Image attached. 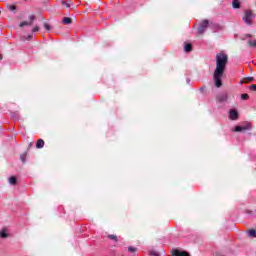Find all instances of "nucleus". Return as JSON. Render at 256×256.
I'll use <instances>...</instances> for the list:
<instances>
[{
  "label": "nucleus",
  "instance_id": "7ed1b4c3",
  "mask_svg": "<svg viewBox=\"0 0 256 256\" xmlns=\"http://www.w3.org/2000/svg\"><path fill=\"white\" fill-rule=\"evenodd\" d=\"M208 27H209V20H203L198 27L199 35H203V33L207 31Z\"/></svg>",
  "mask_w": 256,
  "mask_h": 256
},
{
  "label": "nucleus",
  "instance_id": "2eb2a0df",
  "mask_svg": "<svg viewBox=\"0 0 256 256\" xmlns=\"http://www.w3.org/2000/svg\"><path fill=\"white\" fill-rule=\"evenodd\" d=\"M20 160L22 161V163H25V161L27 160V153L20 155Z\"/></svg>",
  "mask_w": 256,
  "mask_h": 256
},
{
  "label": "nucleus",
  "instance_id": "423d86ee",
  "mask_svg": "<svg viewBox=\"0 0 256 256\" xmlns=\"http://www.w3.org/2000/svg\"><path fill=\"white\" fill-rule=\"evenodd\" d=\"M247 129H251V124H246V125H243V126H236L234 131L239 133L241 131H247Z\"/></svg>",
  "mask_w": 256,
  "mask_h": 256
},
{
  "label": "nucleus",
  "instance_id": "9b49d317",
  "mask_svg": "<svg viewBox=\"0 0 256 256\" xmlns=\"http://www.w3.org/2000/svg\"><path fill=\"white\" fill-rule=\"evenodd\" d=\"M0 237L2 239H7L9 237V234H7V229H2L1 232H0Z\"/></svg>",
  "mask_w": 256,
  "mask_h": 256
},
{
  "label": "nucleus",
  "instance_id": "412c9836",
  "mask_svg": "<svg viewBox=\"0 0 256 256\" xmlns=\"http://www.w3.org/2000/svg\"><path fill=\"white\" fill-rule=\"evenodd\" d=\"M62 4H64L67 7V9L71 8V4H69V2L67 1H63Z\"/></svg>",
  "mask_w": 256,
  "mask_h": 256
},
{
  "label": "nucleus",
  "instance_id": "0eeeda50",
  "mask_svg": "<svg viewBox=\"0 0 256 256\" xmlns=\"http://www.w3.org/2000/svg\"><path fill=\"white\" fill-rule=\"evenodd\" d=\"M172 256H189V253H187L185 251H181L179 249H174L172 251Z\"/></svg>",
  "mask_w": 256,
  "mask_h": 256
},
{
  "label": "nucleus",
  "instance_id": "c85d7f7f",
  "mask_svg": "<svg viewBox=\"0 0 256 256\" xmlns=\"http://www.w3.org/2000/svg\"><path fill=\"white\" fill-rule=\"evenodd\" d=\"M247 37H251V34H248Z\"/></svg>",
  "mask_w": 256,
  "mask_h": 256
},
{
  "label": "nucleus",
  "instance_id": "6ab92c4d",
  "mask_svg": "<svg viewBox=\"0 0 256 256\" xmlns=\"http://www.w3.org/2000/svg\"><path fill=\"white\" fill-rule=\"evenodd\" d=\"M241 99H243L244 101H247V99H249V94H242Z\"/></svg>",
  "mask_w": 256,
  "mask_h": 256
},
{
  "label": "nucleus",
  "instance_id": "393cba45",
  "mask_svg": "<svg viewBox=\"0 0 256 256\" xmlns=\"http://www.w3.org/2000/svg\"><path fill=\"white\" fill-rule=\"evenodd\" d=\"M11 11H15L16 7L14 5L10 6Z\"/></svg>",
  "mask_w": 256,
  "mask_h": 256
},
{
  "label": "nucleus",
  "instance_id": "bb28decb",
  "mask_svg": "<svg viewBox=\"0 0 256 256\" xmlns=\"http://www.w3.org/2000/svg\"><path fill=\"white\" fill-rule=\"evenodd\" d=\"M187 83H191V80H190V79H187Z\"/></svg>",
  "mask_w": 256,
  "mask_h": 256
},
{
  "label": "nucleus",
  "instance_id": "1a4fd4ad",
  "mask_svg": "<svg viewBox=\"0 0 256 256\" xmlns=\"http://www.w3.org/2000/svg\"><path fill=\"white\" fill-rule=\"evenodd\" d=\"M184 51L185 53H191V51H193V45H191V43H185Z\"/></svg>",
  "mask_w": 256,
  "mask_h": 256
},
{
  "label": "nucleus",
  "instance_id": "39448f33",
  "mask_svg": "<svg viewBox=\"0 0 256 256\" xmlns=\"http://www.w3.org/2000/svg\"><path fill=\"white\" fill-rule=\"evenodd\" d=\"M229 119H231V121H237V119H239V112L235 109H231L229 111Z\"/></svg>",
  "mask_w": 256,
  "mask_h": 256
},
{
  "label": "nucleus",
  "instance_id": "7c9ffc66",
  "mask_svg": "<svg viewBox=\"0 0 256 256\" xmlns=\"http://www.w3.org/2000/svg\"><path fill=\"white\" fill-rule=\"evenodd\" d=\"M33 144L32 143H30V145H29V147H31Z\"/></svg>",
  "mask_w": 256,
  "mask_h": 256
},
{
  "label": "nucleus",
  "instance_id": "4468645a",
  "mask_svg": "<svg viewBox=\"0 0 256 256\" xmlns=\"http://www.w3.org/2000/svg\"><path fill=\"white\" fill-rule=\"evenodd\" d=\"M9 184L10 185H17V178L15 176H11L9 178Z\"/></svg>",
  "mask_w": 256,
  "mask_h": 256
},
{
  "label": "nucleus",
  "instance_id": "dca6fc26",
  "mask_svg": "<svg viewBox=\"0 0 256 256\" xmlns=\"http://www.w3.org/2000/svg\"><path fill=\"white\" fill-rule=\"evenodd\" d=\"M248 45H250V47H256V40H249Z\"/></svg>",
  "mask_w": 256,
  "mask_h": 256
},
{
  "label": "nucleus",
  "instance_id": "b1692460",
  "mask_svg": "<svg viewBox=\"0 0 256 256\" xmlns=\"http://www.w3.org/2000/svg\"><path fill=\"white\" fill-rule=\"evenodd\" d=\"M250 91H256V85L255 84L250 86Z\"/></svg>",
  "mask_w": 256,
  "mask_h": 256
},
{
  "label": "nucleus",
  "instance_id": "cd10ccee",
  "mask_svg": "<svg viewBox=\"0 0 256 256\" xmlns=\"http://www.w3.org/2000/svg\"><path fill=\"white\" fill-rule=\"evenodd\" d=\"M249 79V81H253V78H248Z\"/></svg>",
  "mask_w": 256,
  "mask_h": 256
},
{
  "label": "nucleus",
  "instance_id": "20e7f679",
  "mask_svg": "<svg viewBox=\"0 0 256 256\" xmlns=\"http://www.w3.org/2000/svg\"><path fill=\"white\" fill-rule=\"evenodd\" d=\"M228 99H229V94H227V92H222L216 96V101L218 103H225L228 101Z\"/></svg>",
  "mask_w": 256,
  "mask_h": 256
},
{
  "label": "nucleus",
  "instance_id": "aec40b11",
  "mask_svg": "<svg viewBox=\"0 0 256 256\" xmlns=\"http://www.w3.org/2000/svg\"><path fill=\"white\" fill-rule=\"evenodd\" d=\"M128 251H130V253H135V251H137V248L133 247V246H130L128 248Z\"/></svg>",
  "mask_w": 256,
  "mask_h": 256
},
{
  "label": "nucleus",
  "instance_id": "a878e982",
  "mask_svg": "<svg viewBox=\"0 0 256 256\" xmlns=\"http://www.w3.org/2000/svg\"><path fill=\"white\" fill-rule=\"evenodd\" d=\"M27 39H28V41H29L30 39H33V35H28V36H27Z\"/></svg>",
  "mask_w": 256,
  "mask_h": 256
},
{
  "label": "nucleus",
  "instance_id": "f03ea898",
  "mask_svg": "<svg viewBox=\"0 0 256 256\" xmlns=\"http://www.w3.org/2000/svg\"><path fill=\"white\" fill-rule=\"evenodd\" d=\"M254 17L255 16L253 15V12L251 10H246L243 21L246 23V25H252L251 21H253Z\"/></svg>",
  "mask_w": 256,
  "mask_h": 256
},
{
  "label": "nucleus",
  "instance_id": "f8f14e48",
  "mask_svg": "<svg viewBox=\"0 0 256 256\" xmlns=\"http://www.w3.org/2000/svg\"><path fill=\"white\" fill-rule=\"evenodd\" d=\"M232 7L234 9H239L241 7V2H239V0H233L232 1Z\"/></svg>",
  "mask_w": 256,
  "mask_h": 256
},
{
  "label": "nucleus",
  "instance_id": "5701e85b",
  "mask_svg": "<svg viewBox=\"0 0 256 256\" xmlns=\"http://www.w3.org/2000/svg\"><path fill=\"white\" fill-rule=\"evenodd\" d=\"M37 31H39V27H38V26H36V27H34V28L32 29V33H37Z\"/></svg>",
  "mask_w": 256,
  "mask_h": 256
},
{
  "label": "nucleus",
  "instance_id": "c756f323",
  "mask_svg": "<svg viewBox=\"0 0 256 256\" xmlns=\"http://www.w3.org/2000/svg\"><path fill=\"white\" fill-rule=\"evenodd\" d=\"M0 59H3V56H2V55H0Z\"/></svg>",
  "mask_w": 256,
  "mask_h": 256
},
{
  "label": "nucleus",
  "instance_id": "a211bd4d",
  "mask_svg": "<svg viewBox=\"0 0 256 256\" xmlns=\"http://www.w3.org/2000/svg\"><path fill=\"white\" fill-rule=\"evenodd\" d=\"M44 28L46 29V31H51V25H49L48 23H44Z\"/></svg>",
  "mask_w": 256,
  "mask_h": 256
},
{
  "label": "nucleus",
  "instance_id": "4be33fe9",
  "mask_svg": "<svg viewBox=\"0 0 256 256\" xmlns=\"http://www.w3.org/2000/svg\"><path fill=\"white\" fill-rule=\"evenodd\" d=\"M108 238L112 239L113 241H117V236L115 235H109Z\"/></svg>",
  "mask_w": 256,
  "mask_h": 256
},
{
  "label": "nucleus",
  "instance_id": "f3484780",
  "mask_svg": "<svg viewBox=\"0 0 256 256\" xmlns=\"http://www.w3.org/2000/svg\"><path fill=\"white\" fill-rule=\"evenodd\" d=\"M248 235H249V237H255L256 236V231L255 230H250L248 232Z\"/></svg>",
  "mask_w": 256,
  "mask_h": 256
},
{
  "label": "nucleus",
  "instance_id": "9d476101",
  "mask_svg": "<svg viewBox=\"0 0 256 256\" xmlns=\"http://www.w3.org/2000/svg\"><path fill=\"white\" fill-rule=\"evenodd\" d=\"M36 147L37 149H43V147H45V141H43V139H39L36 143Z\"/></svg>",
  "mask_w": 256,
  "mask_h": 256
},
{
  "label": "nucleus",
  "instance_id": "f257e3e1",
  "mask_svg": "<svg viewBox=\"0 0 256 256\" xmlns=\"http://www.w3.org/2000/svg\"><path fill=\"white\" fill-rule=\"evenodd\" d=\"M228 56L225 53H218L216 55V69L213 74V81L215 87H223V75H225V69L227 67Z\"/></svg>",
  "mask_w": 256,
  "mask_h": 256
},
{
  "label": "nucleus",
  "instance_id": "6e6552de",
  "mask_svg": "<svg viewBox=\"0 0 256 256\" xmlns=\"http://www.w3.org/2000/svg\"><path fill=\"white\" fill-rule=\"evenodd\" d=\"M29 19H30L29 22H27V21L21 22L20 27H25L27 25H33V21H35V15L29 16Z\"/></svg>",
  "mask_w": 256,
  "mask_h": 256
},
{
  "label": "nucleus",
  "instance_id": "ddd939ff",
  "mask_svg": "<svg viewBox=\"0 0 256 256\" xmlns=\"http://www.w3.org/2000/svg\"><path fill=\"white\" fill-rule=\"evenodd\" d=\"M62 23H64V25H71L72 20L69 17H64Z\"/></svg>",
  "mask_w": 256,
  "mask_h": 256
}]
</instances>
